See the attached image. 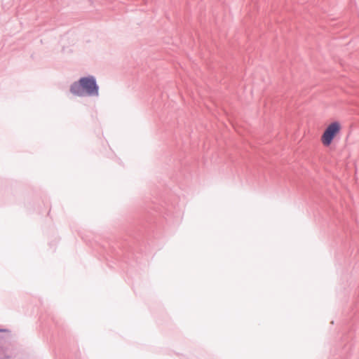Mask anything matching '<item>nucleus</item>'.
Segmentation results:
<instances>
[{
    "mask_svg": "<svg viewBox=\"0 0 359 359\" xmlns=\"http://www.w3.org/2000/svg\"><path fill=\"white\" fill-rule=\"evenodd\" d=\"M70 91L78 96H82L84 93L88 95L97 96L98 95V86L94 77H83L71 86Z\"/></svg>",
    "mask_w": 359,
    "mask_h": 359,
    "instance_id": "obj_1",
    "label": "nucleus"
},
{
    "mask_svg": "<svg viewBox=\"0 0 359 359\" xmlns=\"http://www.w3.org/2000/svg\"><path fill=\"white\" fill-rule=\"evenodd\" d=\"M341 124L339 121L330 123L325 129L320 137V142L324 147H330L334 139L340 133Z\"/></svg>",
    "mask_w": 359,
    "mask_h": 359,
    "instance_id": "obj_2",
    "label": "nucleus"
}]
</instances>
